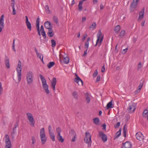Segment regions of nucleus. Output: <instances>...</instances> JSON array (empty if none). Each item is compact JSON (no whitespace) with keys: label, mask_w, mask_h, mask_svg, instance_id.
I'll return each instance as SVG.
<instances>
[{"label":"nucleus","mask_w":148,"mask_h":148,"mask_svg":"<svg viewBox=\"0 0 148 148\" xmlns=\"http://www.w3.org/2000/svg\"><path fill=\"white\" fill-rule=\"evenodd\" d=\"M39 76L41 80L42 87L44 90L47 94H49V91L48 89V86L47 84L46 79L42 75L40 74Z\"/></svg>","instance_id":"1"},{"label":"nucleus","mask_w":148,"mask_h":148,"mask_svg":"<svg viewBox=\"0 0 148 148\" xmlns=\"http://www.w3.org/2000/svg\"><path fill=\"white\" fill-rule=\"evenodd\" d=\"M97 40L96 42L95 46L98 44L99 46V47L101 44L103 38V35L102 34L101 30H99L97 35Z\"/></svg>","instance_id":"2"},{"label":"nucleus","mask_w":148,"mask_h":148,"mask_svg":"<svg viewBox=\"0 0 148 148\" xmlns=\"http://www.w3.org/2000/svg\"><path fill=\"white\" fill-rule=\"evenodd\" d=\"M84 140L85 143L88 144V147H91V135L89 132H86L85 136L84 138Z\"/></svg>","instance_id":"3"},{"label":"nucleus","mask_w":148,"mask_h":148,"mask_svg":"<svg viewBox=\"0 0 148 148\" xmlns=\"http://www.w3.org/2000/svg\"><path fill=\"white\" fill-rule=\"evenodd\" d=\"M40 137L42 142V144L43 145L45 143L47 139L45 133L44 128L43 127L40 130Z\"/></svg>","instance_id":"4"},{"label":"nucleus","mask_w":148,"mask_h":148,"mask_svg":"<svg viewBox=\"0 0 148 148\" xmlns=\"http://www.w3.org/2000/svg\"><path fill=\"white\" fill-rule=\"evenodd\" d=\"M26 115L27 119L30 123V125L32 127H34L35 122L32 114L30 113H28L26 114Z\"/></svg>","instance_id":"5"},{"label":"nucleus","mask_w":148,"mask_h":148,"mask_svg":"<svg viewBox=\"0 0 148 148\" xmlns=\"http://www.w3.org/2000/svg\"><path fill=\"white\" fill-rule=\"evenodd\" d=\"M26 79L27 84H30L33 82L32 73L31 71L28 72L26 75Z\"/></svg>","instance_id":"6"},{"label":"nucleus","mask_w":148,"mask_h":148,"mask_svg":"<svg viewBox=\"0 0 148 148\" xmlns=\"http://www.w3.org/2000/svg\"><path fill=\"white\" fill-rule=\"evenodd\" d=\"M5 142L6 144L5 148H10L11 146V141L9 136L7 134L5 135Z\"/></svg>","instance_id":"7"},{"label":"nucleus","mask_w":148,"mask_h":148,"mask_svg":"<svg viewBox=\"0 0 148 148\" xmlns=\"http://www.w3.org/2000/svg\"><path fill=\"white\" fill-rule=\"evenodd\" d=\"M4 15L3 14L0 18V32L2 31V29L4 27Z\"/></svg>","instance_id":"8"},{"label":"nucleus","mask_w":148,"mask_h":148,"mask_svg":"<svg viewBox=\"0 0 148 148\" xmlns=\"http://www.w3.org/2000/svg\"><path fill=\"white\" fill-rule=\"evenodd\" d=\"M136 109V106L134 104H132L129 106L127 110L128 113H131L134 112Z\"/></svg>","instance_id":"9"},{"label":"nucleus","mask_w":148,"mask_h":148,"mask_svg":"<svg viewBox=\"0 0 148 148\" xmlns=\"http://www.w3.org/2000/svg\"><path fill=\"white\" fill-rule=\"evenodd\" d=\"M99 136L101 138L104 142H106L107 140V137L106 135L102 132H99Z\"/></svg>","instance_id":"10"},{"label":"nucleus","mask_w":148,"mask_h":148,"mask_svg":"<svg viewBox=\"0 0 148 148\" xmlns=\"http://www.w3.org/2000/svg\"><path fill=\"white\" fill-rule=\"evenodd\" d=\"M136 138L139 140H142L144 139V136L140 132H137L136 134Z\"/></svg>","instance_id":"11"},{"label":"nucleus","mask_w":148,"mask_h":148,"mask_svg":"<svg viewBox=\"0 0 148 148\" xmlns=\"http://www.w3.org/2000/svg\"><path fill=\"white\" fill-rule=\"evenodd\" d=\"M22 69H16V71L17 72V75L18 77V82H20L21 79Z\"/></svg>","instance_id":"12"},{"label":"nucleus","mask_w":148,"mask_h":148,"mask_svg":"<svg viewBox=\"0 0 148 148\" xmlns=\"http://www.w3.org/2000/svg\"><path fill=\"white\" fill-rule=\"evenodd\" d=\"M140 1V0H133L131 4V7L133 8H136Z\"/></svg>","instance_id":"13"},{"label":"nucleus","mask_w":148,"mask_h":148,"mask_svg":"<svg viewBox=\"0 0 148 148\" xmlns=\"http://www.w3.org/2000/svg\"><path fill=\"white\" fill-rule=\"evenodd\" d=\"M25 23L27 28L29 29L30 31L31 30L32 26L30 22L29 21L28 17L27 16H25Z\"/></svg>","instance_id":"14"},{"label":"nucleus","mask_w":148,"mask_h":148,"mask_svg":"<svg viewBox=\"0 0 148 148\" xmlns=\"http://www.w3.org/2000/svg\"><path fill=\"white\" fill-rule=\"evenodd\" d=\"M76 77L75 79V81L79 85L81 84L82 85L83 84V82L82 80L76 74Z\"/></svg>","instance_id":"15"},{"label":"nucleus","mask_w":148,"mask_h":148,"mask_svg":"<svg viewBox=\"0 0 148 148\" xmlns=\"http://www.w3.org/2000/svg\"><path fill=\"white\" fill-rule=\"evenodd\" d=\"M144 13L145 9L144 8H143L139 13V16L138 19V21L141 20L144 17Z\"/></svg>","instance_id":"16"},{"label":"nucleus","mask_w":148,"mask_h":148,"mask_svg":"<svg viewBox=\"0 0 148 148\" xmlns=\"http://www.w3.org/2000/svg\"><path fill=\"white\" fill-rule=\"evenodd\" d=\"M56 79L55 77L53 78L51 82V86L54 91L55 89V86L56 84Z\"/></svg>","instance_id":"17"},{"label":"nucleus","mask_w":148,"mask_h":148,"mask_svg":"<svg viewBox=\"0 0 148 148\" xmlns=\"http://www.w3.org/2000/svg\"><path fill=\"white\" fill-rule=\"evenodd\" d=\"M45 27L48 29H52L53 26L51 25V23L48 21L45 22L44 23Z\"/></svg>","instance_id":"18"},{"label":"nucleus","mask_w":148,"mask_h":148,"mask_svg":"<svg viewBox=\"0 0 148 148\" xmlns=\"http://www.w3.org/2000/svg\"><path fill=\"white\" fill-rule=\"evenodd\" d=\"M132 144L129 142L125 143L121 148H131L132 147Z\"/></svg>","instance_id":"19"},{"label":"nucleus","mask_w":148,"mask_h":148,"mask_svg":"<svg viewBox=\"0 0 148 148\" xmlns=\"http://www.w3.org/2000/svg\"><path fill=\"white\" fill-rule=\"evenodd\" d=\"M5 63L6 67L8 69L9 68H10V64L9 63V59L6 56H5Z\"/></svg>","instance_id":"20"},{"label":"nucleus","mask_w":148,"mask_h":148,"mask_svg":"<svg viewBox=\"0 0 148 148\" xmlns=\"http://www.w3.org/2000/svg\"><path fill=\"white\" fill-rule=\"evenodd\" d=\"M112 100H111L107 104L106 108L107 109L113 108L114 107V105L112 104Z\"/></svg>","instance_id":"21"},{"label":"nucleus","mask_w":148,"mask_h":148,"mask_svg":"<svg viewBox=\"0 0 148 148\" xmlns=\"http://www.w3.org/2000/svg\"><path fill=\"white\" fill-rule=\"evenodd\" d=\"M70 133L71 135L73 136V137L72 139V141L73 142L75 141V140L76 136L75 132L74 131H71Z\"/></svg>","instance_id":"22"},{"label":"nucleus","mask_w":148,"mask_h":148,"mask_svg":"<svg viewBox=\"0 0 148 148\" xmlns=\"http://www.w3.org/2000/svg\"><path fill=\"white\" fill-rule=\"evenodd\" d=\"M97 24L95 22H93L92 24L90 25L89 28L90 29L93 30L96 28Z\"/></svg>","instance_id":"23"},{"label":"nucleus","mask_w":148,"mask_h":148,"mask_svg":"<svg viewBox=\"0 0 148 148\" xmlns=\"http://www.w3.org/2000/svg\"><path fill=\"white\" fill-rule=\"evenodd\" d=\"M121 128L119 129V131L117 132L115 136L114 137V139L118 138L119 136L121 135Z\"/></svg>","instance_id":"24"},{"label":"nucleus","mask_w":148,"mask_h":148,"mask_svg":"<svg viewBox=\"0 0 148 148\" xmlns=\"http://www.w3.org/2000/svg\"><path fill=\"white\" fill-rule=\"evenodd\" d=\"M53 30L52 29H49L47 32V34L48 36L50 37L53 36Z\"/></svg>","instance_id":"25"},{"label":"nucleus","mask_w":148,"mask_h":148,"mask_svg":"<svg viewBox=\"0 0 148 148\" xmlns=\"http://www.w3.org/2000/svg\"><path fill=\"white\" fill-rule=\"evenodd\" d=\"M57 138L60 142L62 143L64 141V139L62 138V136H61L60 134L57 135Z\"/></svg>","instance_id":"26"},{"label":"nucleus","mask_w":148,"mask_h":148,"mask_svg":"<svg viewBox=\"0 0 148 148\" xmlns=\"http://www.w3.org/2000/svg\"><path fill=\"white\" fill-rule=\"evenodd\" d=\"M86 100L87 103H89L90 100V96L88 94H86L85 96Z\"/></svg>","instance_id":"27"},{"label":"nucleus","mask_w":148,"mask_h":148,"mask_svg":"<svg viewBox=\"0 0 148 148\" xmlns=\"http://www.w3.org/2000/svg\"><path fill=\"white\" fill-rule=\"evenodd\" d=\"M55 64V63L53 62H50L47 65V66L48 68L50 69Z\"/></svg>","instance_id":"28"},{"label":"nucleus","mask_w":148,"mask_h":148,"mask_svg":"<svg viewBox=\"0 0 148 148\" xmlns=\"http://www.w3.org/2000/svg\"><path fill=\"white\" fill-rule=\"evenodd\" d=\"M74 98L77 100L78 99V94L77 92H73L72 94Z\"/></svg>","instance_id":"29"},{"label":"nucleus","mask_w":148,"mask_h":148,"mask_svg":"<svg viewBox=\"0 0 148 148\" xmlns=\"http://www.w3.org/2000/svg\"><path fill=\"white\" fill-rule=\"evenodd\" d=\"M148 113V108H146L144 111L143 116L144 117H146Z\"/></svg>","instance_id":"30"},{"label":"nucleus","mask_w":148,"mask_h":148,"mask_svg":"<svg viewBox=\"0 0 148 148\" xmlns=\"http://www.w3.org/2000/svg\"><path fill=\"white\" fill-rule=\"evenodd\" d=\"M121 27L119 25H117L114 28V31L116 33H118L120 30Z\"/></svg>","instance_id":"31"},{"label":"nucleus","mask_w":148,"mask_h":148,"mask_svg":"<svg viewBox=\"0 0 148 148\" xmlns=\"http://www.w3.org/2000/svg\"><path fill=\"white\" fill-rule=\"evenodd\" d=\"M49 134L50 136V137L53 141H54L55 140V136L53 133L50 132H49Z\"/></svg>","instance_id":"32"},{"label":"nucleus","mask_w":148,"mask_h":148,"mask_svg":"<svg viewBox=\"0 0 148 148\" xmlns=\"http://www.w3.org/2000/svg\"><path fill=\"white\" fill-rule=\"evenodd\" d=\"M83 3H82V2H79L78 6V10L79 11H82V5Z\"/></svg>","instance_id":"33"},{"label":"nucleus","mask_w":148,"mask_h":148,"mask_svg":"<svg viewBox=\"0 0 148 148\" xmlns=\"http://www.w3.org/2000/svg\"><path fill=\"white\" fill-rule=\"evenodd\" d=\"M64 62L65 64H68L69 62V58L67 56L65 57L64 58Z\"/></svg>","instance_id":"34"},{"label":"nucleus","mask_w":148,"mask_h":148,"mask_svg":"<svg viewBox=\"0 0 148 148\" xmlns=\"http://www.w3.org/2000/svg\"><path fill=\"white\" fill-rule=\"evenodd\" d=\"M37 57L38 58H40V60H41V61L43 63V56L42 55V54L39 53V55H37Z\"/></svg>","instance_id":"35"},{"label":"nucleus","mask_w":148,"mask_h":148,"mask_svg":"<svg viewBox=\"0 0 148 148\" xmlns=\"http://www.w3.org/2000/svg\"><path fill=\"white\" fill-rule=\"evenodd\" d=\"M53 21L56 24H57L58 22V20L57 17L54 16L53 18Z\"/></svg>","instance_id":"36"},{"label":"nucleus","mask_w":148,"mask_h":148,"mask_svg":"<svg viewBox=\"0 0 148 148\" xmlns=\"http://www.w3.org/2000/svg\"><path fill=\"white\" fill-rule=\"evenodd\" d=\"M93 121L94 123L96 125L98 124L99 121V119L98 118H94Z\"/></svg>","instance_id":"37"},{"label":"nucleus","mask_w":148,"mask_h":148,"mask_svg":"<svg viewBox=\"0 0 148 148\" xmlns=\"http://www.w3.org/2000/svg\"><path fill=\"white\" fill-rule=\"evenodd\" d=\"M144 83V81L143 80H141L140 81V84L139 86H138V88H139L140 89H141L142 88V87L143 84Z\"/></svg>","instance_id":"38"},{"label":"nucleus","mask_w":148,"mask_h":148,"mask_svg":"<svg viewBox=\"0 0 148 148\" xmlns=\"http://www.w3.org/2000/svg\"><path fill=\"white\" fill-rule=\"evenodd\" d=\"M125 31L124 30H122L120 33L119 36L120 37H122L125 35Z\"/></svg>","instance_id":"39"},{"label":"nucleus","mask_w":148,"mask_h":148,"mask_svg":"<svg viewBox=\"0 0 148 148\" xmlns=\"http://www.w3.org/2000/svg\"><path fill=\"white\" fill-rule=\"evenodd\" d=\"M17 69H22V67L21 66V62L20 60H19L18 61Z\"/></svg>","instance_id":"40"},{"label":"nucleus","mask_w":148,"mask_h":148,"mask_svg":"<svg viewBox=\"0 0 148 148\" xmlns=\"http://www.w3.org/2000/svg\"><path fill=\"white\" fill-rule=\"evenodd\" d=\"M51 46L52 47H54L56 45V42L53 39L51 40Z\"/></svg>","instance_id":"41"},{"label":"nucleus","mask_w":148,"mask_h":148,"mask_svg":"<svg viewBox=\"0 0 148 148\" xmlns=\"http://www.w3.org/2000/svg\"><path fill=\"white\" fill-rule=\"evenodd\" d=\"M61 130L60 128L59 127H57L56 129V131L58 135H59L60 134V133L61 132Z\"/></svg>","instance_id":"42"},{"label":"nucleus","mask_w":148,"mask_h":148,"mask_svg":"<svg viewBox=\"0 0 148 148\" xmlns=\"http://www.w3.org/2000/svg\"><path fill=\"white\" fill-rule=\"evenodd\" d=\"M16 129L13 128L12 131V132L11 133V136H12L13 137H14V134H15V133H16Z\"/></svg>","instance_id":"43"},{"label":"nucleus","mask_w":148,"mask_h":148,"mask_svg":"<svg viewBox=\"0 0 148 148\" xmlns=\"http://www.w3.org/2000/svg\"><path fill=\"white\" fill-rule=\"evenodd\" d=\"M39 22H40V18H38L36 21V27H39Z\"/></svg>","instance_id":"44"},{"label":"nucleus","mask_w":148,"mask_h":148,"mask_svg":"<svg viewBox=\"0 0 148 148\" xmlns=\"http://www.w3.org/2000/svg\"><path fill=\"white\" fill-rule=\"evenodd\" d=\"M15 39H13V45L12 46V49H13V50L14 51H16V50L15 48Z\"/></svg>","instance_id":"45"},{"label":"nucleus","mask_w":148,"mask_h":148,"mask_svg":"<svg viewBox=\"0 0 148 148\" xmlns=\"http://www.w3.org/2000/svg\"><path fill=\"white\" fill-rule=\"evenodd\" d=\"M41 34L42 36L43 37L44 39H46V36L45 32V31L41 32Z\"/></svg>","instance_id":"46"},{"label":"nucleus","mask_w":148,"mask_h":148,"mask_svg":"<svg viewBox=\"0 0 148 148\" xmlns=\"http://www.w3.org/2000/svg\"><path fill=\"white\" fill-rule=\"evenodd\" d=\"M142 63L141 62H139L138 66V70H139L142 68Z\"/></svg>","instance_id":"47"},{"label":"nucleus","mask_w":148,"mask_h":148,"mask_svg":"<svg viewBox=\"0 0 148 148\" xmlns=\"http://www.w3.org/2000/svg\"><path fill=\"white\" fill-rule=\"evenodd\" d=\"M97 74H98L97 71V70H96L95 71H94V72L93 74V77H95L97 75Z\"/></svg>","instance_id":"48"},{"label":"nucleus","mask_w":148,"mask_h":148,"mask_svg":"<svg viewBox=\"0 0 148 148\" xmlns=\"http://www.w3.org/2000/svg\"><path fill=\"white\" fill-rule=\"evenodd\" d=\"M89 42H86L85 44V48L88 49L89 46Z\"/></svg>","instance_id":"49"},{"label":"nucleus","mask_w":148,"mask_h":148,"mask_svg":"<svg viewBox=\"0 0 148 148\" xmlns=\"http://www.w3.org/2000/svg\"><path fill=\"white\" fill-rule=\"evenodd\" d=\"M32 144H34L36 142V140L35 137L34 136H32Z\"/></svg>","instance_id":"50"},{"label":"nucleus","mask_w":148,"mask_h":148,"mask_svg":"<svg viewBox=\"0 0 148 148\" xmlns=\"http://www.w3.org/2000/svg\"><path fill=\"white\" fill-rule=\"evenodd\" d=\"M123 131L124 133V136L126 137V130L125 129V126H124L123 128Z\"/></svg>","instance_id":"51"},{"label":"nucleus","mask_w":148,"mask_h":148,"mask_svg":"<svg viewBox=\"0 0 148 148\" xmlns=\"http://www.w3.org/2000/svg\"><path fill=\"white\" fill-rule=\"evenodd\" d=\"M120 125V123L119 122H118L115 125V128H118Z\"/></svg>","instance_id":"52"},{"label":"nucleus","mask_w":148,"mask_h":148,"mask_svg":"<svg viewBox=\"0 0 148 148\" xmlns=\"http://www.w3.org/2000/svg\"><path fill=\"white\" fill-rule=\"evenodd\" d=\"M128 49L127 48L125 49H123V51L122 52V53L123 54L125 53L126 52H127V50Z\"/></svg>","instance_id":"53"},{"label":"nucleus","mask_w":148,"mask_h":148,"mask_svg":"<svg viewBox=\"0 0 148 148\" xmlns=\"http://www.w3.org/2000/svg\"><path fill=\"white\" fill-rule=\"evenodd\" d=\"M12 3H11V5L12 7V8H14V5H15V1L13 2V1H12Z\"/></svg>","instance_id":"54"},{"label":"nucleus","mask_w":148,"mask_h":148,"mask_svg":"<svg viewBox=\"0 0 148 148\" xmlns=\"http://www.w3.org/2000/svg\"><path fill=\"white\" fill-rule=\"evenodd\" d=\"M45 9L46 11H49L50 10L49 9V7L47 5H46L45 7Z\"/></svg>","instance_id":"55"},{"label":"nucleus","mask_w":148,"mask_h":148,"mask_svg":"<svg viewBox=\"0 0 148 148\" xmlns=\"http://www.w3.org/2000/svg\"><path fill=\"white\" fill-rule=\"evenodd\" d=\"M100 79V75H98L97 76V78L96 82H99Z\"/></svg>","instance_id":"56"},{"label":"nucleus","mask_w":148,"mask_h":148,"mask_svg":"<svg viewBox=\"0 0 148 148\" xmlns=\"http://www.w3.org/2000/svg\"><path fill=\"white\" fill-rule=\"evenodd\" d=\"M12 14L15 15L16 14V11L15 8H13Z\"/></svg>","instance_id":"57"},{"label":"nucleus","mask_w":148,"mask_h":148,"mask_svg":"<svg viewBox=\"0 0 148 148\" xmlns=\"http://www.w3.org/2000/svg\"><path fill=\"white\" fill-rule=\"evenodd\" d=\"M18 123H16L14 125V127L13 128H14V129H16V128L17 127H18Z\"/></svg>","instance_id":"58"},{"label":"nucleus","mask_w":148,"mask_h":148,"mask_svg":"<svg viewBox=\"0 0 148 148\" xmlns=\"http://www.w3.org/2000/svg\"><path fill=\"white\" fill-rule=\"evenodd\" d=\"M37 31L38 32V34L39 36H40L41 34H40V27H37Z\"/></svg>","instance_id":"59"},{"label":"nucleus","mask_w":148,"mask_h":148,"mask_svg":"<svg viewBox=\"0 0 148 148\" xmlns=\"http://www.w3.org/2000/svg\"><path fill=\"white\" fill-rule=\"evenodd\" d=\"M52 128L51 126V125H49L48 127V130L49 131V132H51V130Z\"/></svg>","instance_id":"60"},{"label":"nucleus","mask_w":148,"mask_h":148,"mask_svg":"<svg viewBox=\"0 0 148 148\" xmlns=\"http://www.w3.org/2000/svg\"><path fill=\"white\" fill-rule=\"evenodd\" d=\"M87 50H88V49H86V50L84 51V54L83 55V56H86V55L87 53Z\"/></svg>","instance_id":"61"},{"label":"nucleus","mask_w":148,"mask_h":148,"mask_svg":"<svg viewBox=\"0 0 148 148\" xmlns=\"http://www.w3.org/2000/svg\"><path fill=\"white\" fill-rule=\"evenodd\" d=\"M40 31L41 32L45 31L42 25H41L40 27Z\"/></svg>","instance_id":"62"},{"label":"nucleus","mask_w":148,"mask_h":148,"mask_svg":"<svg viewBox=\"0 0 148 148\" xmlns=\"http://www.w3.org/2000/svg\"><path fill=\"white\" fill-rule=\"evenodd\" d=\"M105 70V68L104 67V65L103 66H102V68H101V72H103Z\"/></svg>","instance_id":"63"},{"label":"nucleus","mask_w":148,"mask_h":148,"mask_svg":"<svg viewBox=\"0 0 148 148\" xmlns=\"http://www.w3.org/2000/svg\"><path fill=\"white\" fill-rule=\"evenodd\" d=\"M86 18L85 17H83L82 18V21L84 22L86 21Z\"/></svg>","instance_id":"64"}]
</instances>
